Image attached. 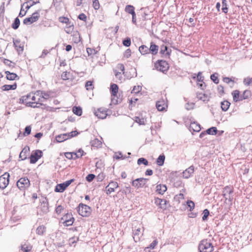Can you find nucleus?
I'll list each match as a JSON object with an SVG mask.
<instances>
[{"label": "nucleus", "instance_id": "obj_1", "mask_svg": "<svg viewBox=\"0 0 252 252\" xmlns=\"http://www.w3.org/2000/svg\"><path fill=\"white\" fill-rule=\"evenodd\" d=\"M198 249L199 252H212L214 247L210 240L205 239L200 242Z\"/></svg>", "mask_w": 252, "mask_h": 252}, {"label": "nucleus", "instance_id": "obj_2", "mask_svg": "<svg viewBox=\"0 0 252 252\" xmlns=\"http://www.w3.org/2000/svg\"><path fill=\"white\" fill-rule=\"evenodd\" d=\"M78 214L83 217H88L90 216L92 212V208L87 205L80 203L76 208Z\"/></svg>", "mask_w": 252, "mask_h": 252}, {"label": "nucleus", "instance_id": "obj_3", "mask_svg": "<svg viewBox=\"0 0 252 252\" xmlns=\"http://www.w3.org/2000/svg\"><path fill=\"white\" fill-rule=\"evenodd\" d=\"M154 66L156 69L162 72L163 73H165L169 68L168 63L162 60H158L155 63Z\"/></svg>", "mask_w": 252, "mask_h": 252}, {"label": "nucleus", "instance_id": "obj_4", "mask_svg": "<svg viewBox=\"0 0 252 252\" xmlns=\"http://www.w3.org/2000/svg\"><path fill=\"white\" fill-rule=\"evenodd\" d=\"M149 179L144 178H137L132 182V186L134 187L136 189L147 188L148 185L147 183Z\"/></svg>", "mask_w": 252, "mask_h": 252}, {"label": "nucleus", "instance_id": "obj_5", "mask_svg": "<svg viewBox=\"0 0 252 252\" xmlns=\"http://www.w3.org/2000/svg\"><path fill=\"white\" fill-rule=\"evenodd\" d=\"M49 212V204L46 197L42 201L37 208V214L43 216Z\"/></svg>", "mask_w": 252, "mask_h": 252}, {"label": "nucleus", "instance_id": "obj_6", "mask_svg": "<svg viewBox=\"0 0 252 252\" xmlns=\"http://www.w3.org/2000/svg\"><path fill=\"white\" fill-rule=\"evenodd\" d=\"M16 185L21 190L24 191L30 187V182L27 177H22L17 182Z\"/></svg>", "mask_w": 252, "mask_h": 252}, {"label": "nucleus", "instance_id": "obj_7", "mask_svg": "<svg viewBox=\"0 0 252 252\" xmlns=\"http://www.w3.org/2000/svg\"><path fill=\"white\" fill-rule=\"evenodd\" d=\"M74 179L67 180L63 183L57 184L55 188V191L56 192H63L65 189L73 182Z\"/></svg>", "mask_w": 252, "mask_h": 252}, {"label": "nucleus", "instance_id": "obj_8", "mask_svg": "<svg viewBox=\"0 0 252 252\" xmlns=\"http://www.w3.org/2000/svg\"><path fill=\"white\" fill-rule=\"evenodd\" d=\"M43 156L42 151L40 150H36L33 151L29 157L30 159V163L31 164L35 163L40 158Z\"/></svg>", "mask_w": 252, "mask_h": 252}, {"label": "nucleus", "instance_id": "obj_9", "mask_svg": "<svg viewBox=\"0 0 252 252\" xmlns=\"http://www.w3.org/2000/svg\"><path fill=\"white\" fill-rule=\"evenodd\" d=\"M9 174L7 172L0 176V189H4L6 188L9 182Z\"/></svg>", "mask_w": 252, "mask_h": 252}, {"label": "nucleus", "instance_id": "obj_10", "mask_svg": "<svg viewBox=\"0 0 252 252\" xmlns=\"http://www.w3.org/2000/svg\"><path fill=\"white\" fill-rule=\"evenodd\" d=\"M64 219L65 220L63 222V224L65 226H68L72 225L74 221V218L72 217V215L69 214L68 213L64 216L62 220H63Z\"/></svg>", "mask_w": 252, "mask_h": 252}, {"label": "nucleus", "instance_id": "obj_11", "mask_svg": "<svg viewBox=\"0 0 252 252\" xmlns=\"http://www.w3.org/2000/svg\"><path fill=\"white\" fill-rule=\"evenodd\" d=\"M118 67L119 69L123 72V74L125 75L127 78L130 79L134 77L137 76V72L135 68H131V70L133 72V75H127V72H125V66L123 64L120 63L118 64Z\"/></svg>", "mask_w": 252, "mask_h": 252}, {"label": "nucleus", "instance_id": "obj_12", "mask_svg": "<svg viewBox=\"0 0 252 252\" xmlns=\"http://www.w3.org/2000/svg\"><path fill=\"white\" fill-rule=\"evenodd\" d=\"M13 45L15 49L17 51L19 54L23 52L24 50V43L21 42L19 39L13 40Z\"/></svg>", "mask_w": 252, "mask_h": 252}, {"label": "nucleus", "instance_id": "obj_13", "mask_svg": "<svg viewBox=\"0 0 252 252\" xmlns=\"http://www.w3.org/2000/svg\"><path fill=\"white\" fill-rule=\"evenodd\" d=\"M94 114L98 118L101 119L106 118L107 116V111L102 108L97 109V110L94 112Z\"/></svg>", "mask_w": 252, "mask_h": 252}, {"label": "nucleus", "instance_id": "obj_14", "mask_svg": "<svg viewBox=\"0 0 252 252\" xmlns=\"http://www.w3.org/2000/svg\"><path fill=\"white\" fill-rule=\"evenodd\" d=\"M194 171V167L193 165H191L183 171V177L185 179H188L192 175Z\"/></svg>", "mask_w": 252, "mask_h": 252}, {"label": "nucleus", "instance_id": "obj_15", "mask_svg": "<svg viewBox=\"0 0 252 252\" xmlns=\"http://www.w3.org/2000/svg\"><path fill=\"white\" fill-rule=\"evenodd\" d=\"M168 201L164 199H160L159 198H156L155 199V203L156 205L159 206V207L162 209H166V204Z\"/></svg>", "mask_w": 252, "mask_h": 252}, {"label": "nucleus", "instance_id": "obj_16", "mask_svg": "<svg viewBox=\"0 0 252 252\" xmlns=\"http://www.w3.org/2000/svg\"><path fill=\"white\" fill-rule=\"evenodd\" d=\"M69 134L68 133H65L58 135L56 136V140L58 143H61L63 142L69 138Z\"/></svg>", "mask_w": 252, "mask_h": 252}, {"label": "nucleus", "instance_id": "obj_17", "mask_svg": "<svg viewBox=\"0 0 252 252\" xmlns=\"http://www.w3.org/2000/svg\"><path fill=\"white\" fill-rule=\"evenodd\" d=\"M149 48L150 53H151L153 56L157 55L158 53L159 47L153 42L150 43V46Z\"/></svg>", "mask_w": 252, "mask_h": 252}, {"label": "nucleus", "instance_id": "obj_18", "mask_svg": "<svg viewBox=\"0 0 252 252\" xmlns=\"http://www.w3.org/2000/svg\"><path fill=\"white\" fill-rule=\"evenodd\" d=\"M30 152V148L28 146L25 147L19 155V158H21L22 160H25L27 158V154Z\"/></svg>", "mask_w": 252, "mask_h": 252}, {"label": "nucleus", "instance_id": "obj_19", "mask_svg": "<svg viewBox=\"0 0 252 252\" xmlns=\"http://www.w3.org/2000/svg\"><path fill=\"white\" fill-rule=\"evenodd\" d=\"M201 126L195 122L191 123L189 127V130L193 132H199L201 130Z\"/></svg>", "mask_w": 252, "mask_h": 252}, {"label": "nucleus", "instance_id": "obj_20", "mask_svg": "<svg viewBox=\"0 0 252 252\" xmlns=\"http://www.w3.org/2000/svg\"><path fill=\"white\" fill-rule=\"evenodd\" d=\"M5 73L6 74V78L8 80H18L19 77L15 73L10 72L9 71H6Z\"/></svg>", "mask_w": 252, "mask_h": 252}, {"label": "nucleus", "instance_id": "obj_21", "mask_svg": "<svg viewBox=\"0 0 252 252\" xmlns=\"http://www.w3.org/2000/svg\"><path fill=\"white\" fill-rule=\"evenodd\" d=\"M167 190V187L165 185L159 184L156 187V192L162 195Z\"/></svg>", "mask_w": 252, "mask_h": 252}, {"label": "nucleus", "instance_id": "obj_22", "mask_svg": "<svg viewBox=\"0 0 252 252\" xmlns=\"http://www.w3.org/2000/svg\"><path fill=\"white\" fill-rule=\"evenodd\" d=\"M167 107V104L164 100H159L156 103V107L159 111H162L165 110V107Z\"/></svg>", "mask_w": 252, "mask_h": 252}, {"label": "nucleus", "instance_id": "obj_23", "mask_svg": "<svg viewBox=\"0 0 252 252\" xmlns=\"http://www.w3.org/2000/svg\"><path fill=\"white\" fill-rule=\"evenodd\" d=\"M110 92L111 96H117L118 93L119 87L116 84H111L110 85Z\"/></svg>", "mask_w": 252, "mask_h": 252}, {"label": "nucleus", "instance_id": "obj_24", "mask_svg": "<svg viewBox=\"0 0 252 252\" xmlns=\"http://www.w3.org/2000/svg\"><path fill=\"white\" fill-rule=\"evenodd\" d=\"M17 88V84L15 83L13 85H4L1 89L3 91H8L9 90H15Z\"/></svg>", "mask_w": 252, "mask_h": 252}, {"label": "nucleus", "instance_id": "obj_25", "mask_svg": "<svg viewBox=\"0 0 252 252\" xmlns=\"http://www.w3.org/2000/svg\"><path fill=\"white\" fill-rule=\"evenodd\" d=\"M139 51L142 55L149 54V48L145 45H142L139 47Z\"/></svg>", "mask_w": 252, "mask_h": 252}, {"label": "nucleus", "instance_id": "obj_26", "mask_svg": "<svg viewBox=\"0 0 252 252\" xmlns=\"http://www.w3.org/2000/svg\"><path fill=\"white\" fill-rule=\"evenodd\" d=\"M125 11L131 15L136 14L135 12V8L132 5H126L125 9Z\"/></svg>", "mask_w": 252, "mask_h": 252}, {"label": "nucleus", "instance_id": "obj_27", "mask_svg": "<svg viewBox=\"0 0 252 252\" xmlns=\"http://www.w3.org/2000/svg\"><path fill=\"white\" fill-rule=\"evenodd\" d=\"M196 97L198 100H201L203 101H209L208 95L204 93L197 92L196 93Z\"/></svg>", "mask_w": 252, "mask_h": 252}, {"label": "nucleus", "instance_id": "obj_28", "mask_svg": "<svg viewBox=\"0 0 252 252\" xmlns=\"http://www.w3.org/2000/svg\"><path fill=\"white\" fill-rule=\"evenodd\" d=\"M90 144L92 147L95 148L101 147L102 145L101 141L97 138H94V140H91Z\"/></svg>", "mask_w": 252, "mask_h": 252}, {"label": "nucleus", "instance_id": "obj_29", "mask_svg": "<svg viewBox=\"0 0 252 252\" xmlns=\"http://www.w3.org/2000/svg\"><path fill=\"white\" fill-rule=\"evenodd\" d=\"M46 98L44 97H42V98H38V100L35 101V103L37 104H38L39 105L41 106V108L43 110L46 109L47 110H48L49 106H46V104H43L42 102L43 101V100L46 99Z\"/></svg>", "mask_w": 252, "mask_h": 252}, {"label": "nucleus", "instance_id": "obj_30", "mask_svg": "<svg viewBox=\"0 0 252 252\" xmlns=\"http://www.w3.org/2000/svg\"><path fill=\"white\" fill-rule=\"evenodd\" d=\"M231 94L233 96V101L234 102H238L240 101V92L238 90H236L233 91Z\"/></svg>", "mask_w": 252, "mask_h": 252}, {"label": "nucleus", "instance_id": "obj_31", "mask_svg": "<svg viewBox=\"0 0 252 252\" xmlns=\"http://www.w3.org/2000/svg\"><path fill=\"white\" fill-rule=\"evenodd\" d=\"M40 10H37L32 13L31 17H30L31 19L32 22L34 23L36 22L40 17L39 14Z\"/></svg>", "mask_w": 252, "mask_h": 252}, {"label": "nucleus", "instance_id": "obj_32", "mask_svg": "<svg viewBox=\"0 0 252 252\" xmlns=\"http://www.w3.org/2000/svg\"><path fill=\"white\" fill-rule=\"evenodd\" d=\"M141 233V229L140 228L135 229L133 232V238L135 242L139 240V235Z\"/></svg>", "mask_w": 252, "mask_h": 252}, {"label": "nucleus", "instance_id": "obj_33", "mask_svg": "<svg viewBox=\"0 0 252 252\" xmlns=\"http://www.w3.org/2000/svg\"><path fill=\"white\" fill-rule=\"evenodd\" d=\"M74 159L82 157L83 155L86 154V153L82 149H79L77 152H72Z\"/></svg>", "mask_w": 252, "mask_h": 252}, {"label": "nucleus", "instance_id": "obj_34", "mask_svg": "<svg viewBox=\"0 0 252 252\" xmlns=\"http://www.w3.org/2000/svg\"><path fill=\"white\" fill-rule=\"evenodd\" d=\"M72 112L78 116H80L82 114V109L80 106H73L72 108Z\"/></svg>", "mask_w": 252, "mask_h": 252}, {"label": "nucleus", "instance_id": "obj_35", "mask_svg": "<svg viewBox=\"0 0 252 252\" xmlns=\"http://www.w3.org/2000/svg\"><path fill=\"white\" fill-rule=\"evenodd\" d=\"M165 157L163 154L160 155L156 160L157 164L159 166L163 165Z\"/></svg>", "mask_w": 252, "mask_h": 252}, {"label": "nucleus", "instance_id": "obj_36", "mask_svg": "<svg viewBox=\"0 0 252 252\" xmlns=\"http://www.w3.org/2000/svg\"><path fill=\"white\" fill-rule=\"evenodd\" d=\"M230 105V103L227 100H224L221 102V108L223 111H226Z\"/></svg>", "mask_w": 252, "mask_h": 252}, {"label": "nucleus", "instance_id": "obj_37", "mask_svg": "<svg viewBox=\"0 0 252 252\" xmlns=\"http://www.w3.org/2000/svg\"><path fill=\"white\" fill-rule=\"evenodd\" d=\"M206 132L207 134L209 135H215L218 132V130L216 127L212 126L210 128H208Z\"/></svg>", "mask_w": 252, "mask_h": 252}, {"label": "nucleus", "instance_id": "obj_38", "mask_svg": "<svg viewBox=\"0 0 252 252\" xmlns=\"http://www.w3.org/2000/svg\"><path fill=\"white\" fill-rule=\"evenodd\" d=\"M119 97L117 95V96H111V102L114 104H118L119 103H120L122 101V98H120V94H119Z\"/></svg>", "mask_w": 252, "mask_h": 252}, {"label": "nucleus", "instance_id": "obj_39", "mask_svg": "<svg viewBox=\"0 0 252 252\" xmlns=\"http://www.w3.org/2000/svg\"><path fill=\"white\" fill-rule=\"evenodd\" d=\"M251 91L249 90L244 91L243 94L240 95V101L249 98L251 96Z\"/></svg>", "mask_w": 252, "mask_h": 252}, {"label": "nucleus", "instance_id": "obj_40", "mask_svg": "<svg viewBox=\"0 0 252 252\" xmlns=\"http://www.w3.org/2000/svg\"><path fill=\"white\" fill-rule=\"evenodd\" d=\"M211 80L215 84H218L219 83V74L217 72L214 73L210 76Z\"/></svg>", "mask_w": 252, "mask_h": 252}, {"label": "nucleus", "instance_id": "obj_41", "mask_svg": "<svg viewBox=\"0 0 252 252\" xmlns=\"http://www.w3.org/2000/svg\"><path fill=\"white\" fill-rule=\"evenodd\" d=\"M20 24V19H19L18 17H17L16 18H15V19H14V22L12 24V28L14 30H17L19 28Z\"/></svg>", "mask_w": 252, "mask_h": 252}, {"label": "nucleus", "instance_id": "obj_42", "mask_svg": "<svg viewBox=\"0 0 252 252\" xmlns=\"http://www.w3.org/2000/svg\"><path fill=\"white\" fill-rule=\"evenodd\" d=\"M46 227L44 225H40L36 229V233L39 235H42L45 231Z\"/></svg>", "mask_w": 252, "mask_h": 252}, {"label": "nucleus", "instance_id": "obj_43", "mask_svg": "<svg viewBox=\"0 0 252 252\" xmlns=\"http://www.w3.org/2000/svg\"><path fill=\"white\" fill-rule=\"evenodd\" d=\"M228 8L227 7L226 0H222V12L226 14L228 12Z\"/></svg>", "mask_w": 252, "mask_h": 252}, {"label": "nucleus", "instance_id": "obj_44", "mask_svg": "<svg viewBox=\"0 0 252 252\" xmlns=\"http://www.w3.org/2000/svg\"><path fill=\"white\" fill-rule=\"evenodd\" d=\"M148 163L147 159L144 158H140L137 160V164L138 165L143 164L147 166L148 165Z\"/></svg>", "mask_w": 252, "mask_h": 252}, {"label": "nucleus", "instance_id": "obj_45", "mask_svg": "<svg viewBox=\"0 0 252 252\" xmlns=\"http://www.w3.org/2000/svg\"><path fill=\"white\" fill-rule=\"evenodd\" d=\"M123 44L126 47H129L131 45V39L127 37L123 40Z\"/></svg>", "mask_w": 252, "mask_h": 252}, {"label": "nucleus", "instance_id": "obj_46", "mask_svg": "<svg viewBox=\"0 0 252 252\" xmlns=\"http://www.w3.org/2000/svg\"><path fill=\"white\" fill-rule=\"evenodd\" d=\"M187 205L188 207L189 208V211H191L192 210H193L195 207L194 202L190 200H188L187 201Z\"/></svg>", "mask_w": 252, "mask_h": 252}, {"label": "nucleus", "instance_id": "obj_47", "mask_svg": "<svg viewBox=\"0 0 252 252\" xmlns=\"http://www.w3.org/2000/svg\"><path fill=\"white\" fill-rule=\"evenodd\" d=\"M26 106L28 107H31L32 108H41V106L39 105L38 104H37L35 103V101L34 102H27L26 104Z\"/></svg>", "mask_w": 252, "mask_h": 252}, {"label": "nucleus", "instance_id": "obj_48", "mask_svg": "<svg viewBox=\"0 0 252 252\" xmlns=\"http://www.w3.org/2000/svg\"><path fill=\"white\" fill-rule=\"evenodd\" d=\"M223 192H225L230 195L233 192V189L231 187L226 186L223 188Z\"/></svg>", "mask_w": 252, "mask_h": 252}, {"label": "nucleus", "instance_id": "obj_49", "mask_svg": "<svg viewBox=\"0 0 252 252\" xmlns=\"http://www.w3.org/2000/svg\"><path fill=\"white\" fill-rule=\"evenodd\" d=\"M203 216H202V220L203 221L206 220L208 219V216L210 214V212L207 209H205L203 212Z\"/></svg>", "mask_w": 252, "mask_h": 252}, {"label": "nucleus", "instance_id": "obj_50", "mask_svg": "<svg viewBox=\"0 0 252 252\" xmlns=\"http://www.w3.org/2000/svg\"><path fill=\"white\" fill-rule=\"evenodd\" d=\"M138 13H140L141 14V16L143 20H145L147 19V16L148 15V14L146 13V11H145L144 8H141L139 10V12Z\"/></svg>", "mask_w": 252, "mask_h": 252}, {"label": "nucleus", "instance_id": "obj_51", "mask_svg": "<svg viewBox=\"0 0 252 252\" xmlns=\"http://www.w3.org/2000/svg\"><path fill=\"white\" fill-rule=\"evenodd\" d=\"M68 25H69L68 26H67L65 28L64 31L67 33L69 34L72 32L74 27H73V24L70 25V24H69Z\"/></svg>", "mask_w": 252, "mask_h": 252}, {"label": "nucleus", "instance_id": "obj_52", "mask_svg": "<svg viewBox=\"0 0 252 252\" xmlns=\"http://www.w3.org/2000/svg\"><path fill=\"white\" fill-rule=\"evenodd\" d=\"M87 52L89 56L94 55L96 54L97 53V51H96L95 49H94V48H87Z\"/></svg>", "mask_w": 252, "mask_h": 252}, {"label": "nucleus", "instance_id": "obj_53", "mask_svg": "<svg viewBox=\"0 0 252 252\" xmlns=\"http://www.w3.org/2000/svg\"><path fill=\"white\" fill-rule=\"evenodd\" d=\"M85 87L87 90H92L93 87V82L91 81H88L86 82Z\"/></svg>", "mask_w": 252, "mask_h": 252}, {"label": "nucleus", "instance_id": "obj_54", "mask_svg": "<svg viewBox=\"0 0 252 252\" xmlns=\"http://www.w3.org/2000/svg\"><path fill=\"white\" fill-rule=\"evenodd\" d=\"M32 249V247L30 246H27L26 245L21 246V250L24 252H30Z\"/></svg>", "mask_w": 252, "mask_h": 252}, {"label": "nucleus", "instance_id": "obj_55", "mask_svg": "<svg viewBox=\"0 0 252 252\" xmlns=\"http://www.w3.org/2000/svg\"><path fill=\"white\" fill-rule=\"evenodd\" d=\"M141 89H142V88H141V86H135L133 87V88L132 90L131 91V93L132 94H137V93H139L141 91Z\"/></svg>", "mask_w": 252, "mask_h": 252}, {"label": "nucleus", "instance_id": "obj_56", "mask_svg": "<svg viewBox=\"0 0 252 252\" xmlns=\"http://www.w3.org/2000/svg\"><path fill=\"white\" fill-rule=\"evenodd\" d=\"M59 21L61 23H65V24H70V22H69V20L68 18L67 17H60L59 18Z\"/></svg>", "mask_w": 252, "mask_h": 252}, {"label": "nucleus", "instance_id": "obj_57", "mask_svg": "<svg viewBox=\"0 0 252 252\" xmlns=\"http://www.w3.org/2000/svg\"><path fill=\"white\" fill-rule=\"evenodd\" d=\"M93 6L95 10H98L100 7V4L98 0H93Z\"/></svg>", "mask_w": 252, "mask_h": 252}, {"label": "nucleus", "instance_id": "obj_58", "mask_svg": "<svg viewBox=\"0 0 252 252\" xmlns=\"http://www.w3.org/2000/svg\"><path fill=\"white\" fill-rule=\"evenodd\" d=\"M167 48L168 47L164 45H161L160 47V50L159 52L160 54L165 56L166 52L167 50Z\"/></svg>", "mask_w": 252, "mask_h": 252}, {"label": "nucleus", "instance_id": "obj_59", "mask_svg": "<svg viewBox=\"0 0 252 252\" xmlns=\"http://www.w3.org/2000/svg\"><path fill=\"white\" fill-rule=\"evenodd\" d=\"M31 127L30 126H27L25 128V131L23 133L24 136H27L29 135L31 132Z\"/></svg>", "mask_w": 252, "mask_h": 252}, {"label": "nucleus", "instance_id": "obj_60", "mask_svg": "<svg viewBox=\"0 0 252 252\" xmlns=\"http://www.w3.org/2000/svg\"><path fill=\"white\" fill-rule=\"evenodd\" d=\"M69 73L67 71H64L61 75V78L63 80H66L69 79Z\"/></svg>", "mask_w": 252, "mask_h": 252}, {"label": "nucleus", "instance_id": "obj_61", "mask_svg": "<svg viewBox=\"0 0 252 252\" xmlns=\"http://www.w3.org/2000/svg\"><path fill=\"white\" fill-rule=\"evenodd\" d=\"M32 95V94L30 93L27 94V95H23L21 97L24 100V101L25 102V104L26 105L27 102H29V101H28V100H30V98H31Z\"/></svg>", "mask_w": 252, "mask_h": 252}, {"label": "nucleus", "instance_id": "obj_62", "mask_svg": "<svg viewBox=\"0 0 252 252\" xmlns=\"http://www.w3.org/2000/svg\"><path fill=\"white\" fill-rule=\"evenodd\" d=\"M95 177V176L93 174H88L86 177V180L89 182H92Z\"/></svg>", "mask_w": 252, "mask_h": 252}, {"label": "nucleus", "instance_id": "obj_63", "mask_svg": "<svg viewBox=\"0 0 252 252\" xmlns=\"http://www.w3.org/2000/svg\"><path fill=\"white\" fill-rule=\"evenodd\" d=\"M107 186H109L110 188H112L114 189L119 187L118 183L115 181H111Z\"/></svg>", "mask_w": 252, "mask_h": 252}, {"label": "nucleus", "instance_id": "obj_64", "mask_svg": "<svg viewBox=\"0 0 252 252\" xmlns=\"http://www.w3.org/2000/svg\"><path fill=\"white\" fill-rule=\"evenodd\" d=\"M243 82L245 85L249 86L250 84H252V77L251 78H245Z\"/></svg>", "mask_w": 252, "mask_h": 252}]
</instances>
